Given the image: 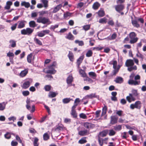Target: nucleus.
Returning a JSON list of instances; mask_svg holds the SVG:
<instances>
[{"instance_id": "1", "label": "nucleus", "mask_w": 146, "mask_h": 146, "mask_svg": "<svg viewBox=\"0 0 146 146\" xmlns=\"http://www.w3.org/2000/svg\"><path fill=\"white\" fill-rule=\"evenodd\" d=\"M129 37L131 39L129 42L131 44L136 43L138 39V38L136 37V34L134 32L130 33Z\"/></svg>"}, {"instance_id": "2", "label": "nucleus", "mask_w": 146, "mask_h": 146, "mask_svg": "<svg viewBox=\"0 0 146 146\" xmlns=\"http://www.w3.org/2000/svg\"><path fill=\"white\" fill-rule=\"evenodd\" d=\"M34 31V29L30 28H27L21 31V33L23 35H30Z\"/></svg>"}, {"instance_id": "3", "label": "nucleus", "mask_w": 146, "mask_h": 146, "mask_svg": "<svg viewBox=\"0 0 146 146\" xmlns=\"http://www.w3.org/2000/svg\"><path fill=\"white\" fill-rule=\"evenodd\" d=\"M37 22L38 23H41L43 24H45L47 23L49 24L50 23L48 18L41 17H39L37 19Z\"/></svg>"}, {"instance_id": "4", "label": "nucleus", "mask_w": 146, "mask_h": 146, "mask_svg": "<svg viewBox=\"0 0 146 146\" xmlns=\"http://www.w3.org/2000/svg\"><path fill=\"white\" fill-rule=\"evenodd\" d=\"M134 75H135L133 73H132L130 76V79L128 81V83L129 84L136 85L139 84L140 83L139 81H135L133 80Z\"/></svg>"}, {"instance_id": "5", "label": "nucleus", "mask_w": 146, "mask_h": 146, "mask_svg": "<svg viewBox=\"0 0 146 146\" xmlns=\"http://www.w3.org/2000/svg\"><path fill=\"white\" fill-rule=\"evenodd\" d=\"M56 65V62H53L52 64L48 67L49 69L46 72L51 74H54L56 72V71L54 70V68Z\"/></svg>"}, {"instance_id": "6", "label": "nucleus", "mask_w": 146, "mask_h": 146, "mask_svg": "<svg viewBox=\"0 0 146 146\" xmlns=\"http://www.w3.org/2000/svg\"><path fill=\"white\" fill-rule=\"evenodd\" d=\"M141 103L140 101H137L135 102L134 104L130 105V107L131 109H134L135 108L140 109L141 108Z\"/></svg>"}, {"instance_id": "7", "label": "nucleus", "mask_w": 146, "mask_h": 146, "mask_svg": "<svg viewBox=\"0 0 146 146\" xmlns=\"http://www.w3.org/2000/svg\"><path fill=\"white\" fill-rule=\"evenodd\" d=\"M33 82L32 79L30 78L27 79L26 81L23 83L22 86V88L24 89H26L28 88L30 84Z\"/></svg>"}, {"instance_id": "8", "label": "nucleus", "mask_w": 146, "mask_h": 146, "mask_svg": "<svg viewBox=\"0 0 146 146\" xmlns=\"http://www.w3.org/2000/svg\"><path fill=\"white\" fill-rule=\"evenodd\" d=\"M124 5L122 4L118 5L115 6V10L119 13L122 11L124 9Z\"/></svg>"}, {"instance_id": "9", "label": "nucleus", "mask_w": 146, "mask_h": 146, "mask_svg": "<svg viewBox=\"0 0 146 146\" xmlns=\"http://www.w3.org/2000/svg\"><path fill=\"white\" fill-rule=\"evenodd\" d=\"M126 99L129 103H131L132 101H134L136 100L135 97H134L131 94H129V95L126 97Z\"/></svg>"}, {"instance_id": "10", "label": "nucleus", "mask_w": 146, "mask_h": 146, "mask_svg": "<svg viewBox=\"0 0 146 146\" xmlns=\"http://www.w3.org/2000/svg\"><path fill=\"white\" fill-rule=\"evenodd\" d=\"M111 120L110 124L113 125L116 123L117 122L118 118L115 115H112L110 117Z\"/></svg>"}, {"instance_id": "11", "label": "nucleus", "mask_w": 146, "mask_h": 146, "mask_svg": "<svg viewBox=\"0 0 146 146\" xmlns=\"http://www.w3.org/2000/svg\"><path fill=\"white\" fill-rule=\"evenodd\" d=\"M26 22L24 21H19L17 22V28L18 29H21L25 27V26Z\"/></svg>"}, {"instance_id": "12", "label": "nucleus", "mask_w": 146, "mask_h": 146, "mask_svg": "<svg viewBox=\"0 0 146 146\" xmlns=\"http://www.w3.org/2000/svg\"><path fill=\"white\" fill-rule=\"evenodd\" d=\"M134 64L133 61L131 59L127 60L125 63V65L129 68L131 66H133Z\"/></svg>"}, {"instance_id": "13", "label": "nucleus", "mask_w": 146, "mask_h": 146, "mask_svg": "<svg viewBox=\"0 0 146 146\" xmlns=\"http://www.w3.org/2000/svg\"><path fill=\"white\" fill-rule=\"evenodd\" d=\"M84 126L89 130L90 129L94 127V125L90 123L86 122L84 124Z\"/></svg>"}, {"instance_id": "14", "label": "nucleus", "mask_w": 146, "mask_h": 146, "mask_svg": "<svg viewBox=\"0 0 146 146\" xmlns=\"http://www.w3.org/2000/svg\"><path fill=\"white\" fill-rule=\"evenodd\" d=\"M28 69H25L24 70L21 72L19 74V76L22 77L25 76L28 73Z\"/></svg>"}, {"instance_id": "15", "label": "nucleus", "mask_w": 146, "mask_h": 146, "mask_svg": "<svg viewBox=\"0 0 146 146\" xmlns=\"http://www.w3.org/2000/svg\"><path fill=\"white\" fill-rule=\"evenodd\" d=\"M13 4V2L10 1H8L6 2V5L4 7L5 9H9L11 6Z\"/></svg>"}, {"instance_id": "16", "label": "nucleus", "mask_w": 146, "mask_h": 146, "mask_svg": "<svg viewBox=\"0 0 146 146\" xmlns=\"http://www.w3.org/2000/svg\"><path fill=\"white\" fill-rule=\"evenodd\" d=\"M65 38L69 40H73L74 38V36L70 32L66 35Z\"/></svg>"}, {"instance_id": "17", "label": "nucleus", "mask_w": 146, "mask_h": 146, "mask_svg": "<svg viewBox=\"0 0 146 146\" xmlns=\"http://www.w3.org/2000/svg\"><path fill=\"white\" fill-rule=\"evenodd\" d=\"M89 130H85L84 131H81L79 132L78 134L81 136H83L86 135L89 133Z\"/></svg>"}, {"instance_id": "18", "label": "nucleus", "mask_w": 146, "mask_h": 146, "mask_svg": "<svg viewBox=\"0 0 146 146\" xmlns=\"http://www.w3.org/2000/svg\"><path fill=\"white\" fill-rule=\"evenodd\" d=\"M62 5L61 4H59L55 7L52 11V13H55L58 11L61 8Z\"/></svg>"}, {"instance_id": "19", "label": "nucleus", "mask_w": 146, "mask_h": 146, "mask_svg": "<svg viewBox=\"0 0 146 146\" xmlns=\"http://www.w3.org/2000/svg\"><path fill=\"white\" fill-rule=\"evenodd\" d=\"M33 102L31 100L29 99H27L26 101L27 104L26 107L29 110H30L31 109L30 103Z\"/></svg>"}, {"instance_id": "20", "label": "nucleus", "mask_w": 146, "mask_h": 146, "mask_svg": "<svg viewBox=\"0 0 146 146\" xmlns=\"http://www.w3.org/2000/svg\"><path fill=\"white\" fill-rule=\"evenodd\" d=\"M21 5L22 6H24L26 8H28L30 7V3L28 2L25 1H22L21 3Z\"/></svg>"}, {"instance_id": "21", "label": "nucleus", "mask_w": 146, "mask_h": 146, "mask_svg": "<svg viewBox=\"0 0 146 146\" xmlns=\"http://www.w3.org/2000/svg\"><path fill=\"white\" fill-rule=\"evenodd\" d=\"M84 58V55L80 56L79 58L77 60V63L78 67H79L80 64L82 62Z\"/></svg>"}, {"instance_id": "22", "label": "nucleus", "mask_w": 146, "mask_h": 146, "mask_svg": "<svg viewBox=\"0 0 146 146\" xmlns=\"http://www.w3.org/2000/svg\"><path fill=\"white\" fill-rule=\"evenodd\" d=\"M88 75L89 76L94 79L96 78L97 77V75L96 73L94 72H90L88 73Z\"/></svg>"}, {"instance_id": "23", "label": "nucleus", "mask_w": 146, "mask_h": 146, "mask_svg": "<svg viewBox=\"0 0 146 146\" xmlns=\"http://www.w3.org/2000/svg\"><path fill=\"white\" fill-rule=\"evenodd\" d=\"M115 81L116 83H121L123 82V79L122 78L119 77L116 78Z\"/></svg>"}, {"instance_id": "24", "label": "nucleus", "mask_w": 146, "mask_h": 146, "mask_svg": "<svg viewBox=\"0 0 146 146\" xmlns=\"http://www.w3.org/2000/svg\"><path fill=\"white\" fill-rule=\"evenodd\" d=\"M132 24L134 27L137 28H139L140 27V25L138 23L136 20H133L131 21Z\"/></svg>"}, {"instance_id": "25", "label": "nucleus", "mask_w": 146, "mask_h": 146, "mask_svg": "<svg viewBox=\"0 0 146 146\" xmlns=\"http://www.w3.org/2000/svg\"><path fill=\"white\" fill-rule=\"evenodd\" d=\"M113 129L116 131H119L122 129V126L120 125H116L113 126Z\"/></svg>"}, {"instance_id": "26", "label": "nucleus", "mask_w": 146, "mask_h": 146, "mask_svg": "<svg viewBox=\"0 0 146 146\" xmlns=\"http://www.w3.org/2000/svg\"><path fill=\"white\" fill-rule=\"evenodd\" d=\"M137 67L135 65L131 66L128 68L127 70L129 72H131L133 70H137Z\"/></svg>"}, {"instance_id": "27", "label": "nucleus", "mask_w": 146, "mask_h": 146, "mask_svg": "<svg viewBox=\"0 0 146 146\" xmlns=\"http://www.w3.org/2000/svg\"><path fill=\"white\" fill-rule=\"evenodd\" d=\"M121 65H118L117 66V68L114 69V70L113 71V75H115L118 72L119 68H120Z\"/></svg>"}, {"instance_id": "28", "label": "nucleus", "mask_w": 146, "mask_h": 146, "mask_svg": "<svg viewBox=\"0 0 146 146\" xmlns=\"http://www.w3.org/2000/svg\"><path fill=\"white\" fill-rule=\"evenodd\" d=\"M73 81V77L71 75H70L67 79V82L68 84H70Z\"/></svg>"}, {"instance_id": "29", "label": "nucleus", "mask_w": 146, "mask_h": 146, "mask_svg": "<svg viewBox=\"0 0 146 146\" xmlns=\"http://www.w3.org/2000/svg\"><path fill=\"white\" fill-rule=\"evenodd\" d=\"M34 41L36 44L39 45H42V43L41 42L38 38L35 37L34 39Z\"/></svg>"}, {"instance_id": "30", "label": "nucleus", "mask_w": 146, "mask_h": 146, "mask_svg": "<svg viewBox=\"0 0 146 146\" xmlns=\"http://www.w3.org/2000/svg\"><path fill=\"white\" fill-rule=\"evenodd\" d=\"M108 133V130H105L100 133V135L102 137L106 136L107 134Z\"/></svg>"}, {"instance_id": "31", "label": "nucleus", "mask_w": 146, "mask_h": 146, "mask_svg": "<svg viewBox=\"0 0 146 146\" xmlns=\"http://www.w3.org/2000/svg\"><path fill=\"white\" fill-rule=\"evenodd\" d=\"M41 2L44 4V7L45 8H47L48 6V1L47 0H41Z\"/></svg>"}, {"instance_id": "32", "label": "nucleus", "mask_w": 146, "mask_h": 146, "mask_svg": "<svg viewBox=\"0 0 146 146\" xmlns=\"http://www.w3.org/2000/svg\"><path fill=\"white\" fill-rule=\"evenodd\" d=\"M79 72L80 74L81 75L82 77H86V74L84 70L82 69L80 70H79Z\"/></svg>"}, {"instance_id": "33", "label": "nucleus", "mask_w": 146, "mask_h": 146, "mask_svg": "<svg viewBox=\"0 0 146 146\" xmlns=\"http://www.w3.org/2000/svg\"><path fill=\"white\" fill-rule=\"evenodd\" d=\"M98 14L99 16L102 17L104 16L105 15L104 12L103 10H101L98 11Z\"/></svg>"}, {"instance_id": "34", "label": "nucleus", "mask_w": 146, "mask_h": 146, "mask_svg": "<svg viewBox=\"0 0 146 146\" xmlns=\"http://www.w3.org/2000/svg\"><path fill=\"white\" fill-rule=\"evenodd\" d=\"M75 43L76 44H78L79 46H82L84 45V42L82 40H76L75 41Z\"/></svg>"}, {"instance_id": "35", "label": "nucleus", "mask_w": 146, "mask_h": 146, "mask_svg": "<svg viewBox=\"0 0 146 146\" xmlns=\"http://www.w3.org/2000/svg\"><path fill=\"white\" fill-rule=\"evenodd\" d=\"M100 5L98 2H96L94 3L93 5V8L94 9H97L100 7Z\"/></svg>"}, {"instance_id": "36", "label": "nucleus", "mask_w": 146, "mask_h": 146, "mask_svg": "<svg viewBox=\"0 0 146 146\" xmlns=\"http://www.w3.org/2000/svg\"><path fill=\"white\" fill-rule=\"evenodd\" d=\"M109 135L110 136L114 135L116 133V132L113 129H110L108 131Z\"/></svg>"}, {"instance_id": "37", "label": "nucleus", "mask_w": 146, "mask_h": 146, "mask_svg": "<svg viewBox=\"0 0 146 146\" xmlns=\"http://www.w3.org/2000/svg\"><path fill=\"white\" fill-rule=\"evenodd\" d=\"M29 24L30 27H31L33 28L36 26L35 23L34 21H30L29 22Z\"/></svg>"}, {"instance_id": "38", "label": "nucleus", "mask_w": 146, "mask_h": 146, "mask_svg": "<svg viewBox=\"0 0 146 146\" xmlns=\"http://www.w3.org/2000/svg\"><path fill=\"white\" fill-rule=\"evenodd\" d=\"M107 110V108L106 106H105L103 108L101 115L103 116L106 113Z\"/></svg>"}, {"instance_id": "39", "label": "nucleus", "mask_w": 146, "mask_h": 146, "mask_svg": "<svg viewBox=\"0 0 146 146\" xmlns=\"http://www.w3.org/2000/svg\"><path fill=\"white\" fill-rule=\"evenodd\" d=\"M33 54L32 53L29 55L27 57V60L28 62L30 63L31 62Z\"/></svg>"}, {"instance_id": "40", "label": "nucleus", "mask_w": 146, "mask_h": 146, "mask_svg": "<svg viewBox=\"0 0 146 146\" xmlns=\"http://www.w3.org/2000/svg\"><path fill=\"white\" fill-rule=\"evenodd\" d=\"M71 100L70 98H66L62 100V102L64 104H66L69 103Z\"/></svg>"}, {"instance_id": "41", "label": "nucleus", "mask_w": 146, "mask_h": 146, "mask_svg": "<svg viewBox=\"0 0 146 146\" xmlns=\"http://www.w3.org/2000/svg\"><path fill=\"white\" fill-rule=\"evenodd\" d=\"M9 42L11 44V46L14 47L16 46V42L13 40H11L9 41Z\"/></svg>"}, {"instance_id": "42", "label": "nucleus", "mask_w": 146, "mask_h": 146, "mask_svg": "<svg viewBox=\"0 0 146 146\" xmlns=\"http://www.w3.org/2000/svg\"><path fill=\"white\" fill-rule=\"evenodd\" d=\"M43 138L44 140L46 141L49 138V136L47 133H44L43 135Z\"/></svg>"}, {"instance_id": "43", "label": "nucleus", "mask_w": 146, "mask_h": 146, "mask_svg": "<svg viewBox=\"0 0 146 146\" xmlns=\"http://www.w3.org/2000/svg\"><path fill=\"white\" fill-rule=\"evenodd\" d=\"M56 94L55 92H50L48 96L50 97L53 98L56 96Z\"/></svg>"}, {"instance_id": "44", "label": "nucleus", "mask_w": 146, "mask_h": 146, "mask_svg": "<svg viewBox=\"0 0 146 146\" xmlns=\"http://www.w3.org/2000/svg\"><path fill=\"white\" fill-rule=\"evenodd\" d=\"M107 19L105 18L100 19L99 22L101 23H106V22Z\"/></svg>"}, {"instance_id": "45", "label": "nucleus", "mask_w": 146, "mask_h": 146, "mask_svg": "<svg viewBox=\"0 0 146 146\" xmlns=\"http://www.w3.org/2000/svg\"><path fill=\"white\" fill-rule=\"evenodd\" d=\"M5 105L4 103H0V111L4 110L5 108Z\"/></svg>"}, {"instance_id": "46", "label": "nucleus", "mask_w": 146, "mask_h": 146, "mask_svg": "<svg viewBox=\"0 0 146 146\" xmlns=\"http://www.w3.org/2000/svg\"><path fill=\"white\" fill-rule=\"evenodd\" d=\"M132 95L135 97H136L138 96V94L137 93V90H132Z\"/></svg>"}, {"instance_id": "47", "label": "nucleus", "mask_w": 146, "mask_h": 146, "mask_svg": "<svg viewBox=\"0 0 146 146\" xmlns=\"http://www.w3.org/2000/svg\"><path fill=\"white\" fill-rule=\"evenodd\" d=\"M117 37V34L116 33H113L111 35V36L109 38L110 40H112L115 39Z\"/></svg>"}, {"instance_id": "48", "label": "nucleus", "mask_w": 146, "mask_h": 146, "mask_svg": "<svg viewBox=\"0 0 146 146\" xmlns=\"http://www.w3.org/2000/svg\"><path fill=\"white\" fill-rule=\"evenodd\" d=\"M90 27V25H88L84 26L83 27V29L85 31H87L89 29Z\"/></svg>"}, {"instance_id": "49", "label": "nucleus", "mask_w": 146, "mask_h": 146, "mask_svg": "<svg viewBox=\"0 0 146 146\" xmlns=\"http://www.w3.org/2000/svg\"><path fill=\"white\" fill-rule=\"evenodd\" d=\"M123 111L122 110H116V114L119 116L123 115Z\"/></svg>"}, {"instance_id": "50", "label": "nucleus", "mask_w": 146, "mask_h": 146, "mask_svg": "<svg viewBox=\"0 0 146 146\" xmlns=\"http://www.w3.org/2000/svg\"><path fill=\"white\" fill-rule=\"evenodd\" d=\"M39 13L40 15L42 16L45 14H48V11H42L39 12Z\"/></svg>"}, {"instance_id": "51", "label": "nucleus", "mask_w": 146, "mask_h": 146, "mask_svg": "<svg viewBox=\"0 0 146 146\" xmlns=\"http://www.w3.org/2000/svg\"><path fill=\"white\" fill-rule=\"evenodd\" d=\"M136 56L137 57H139L142 59V61L143 58V56L138 51V53L136 54Z\"/></svg>"}, {"instance_id": "52", "label": "nucleus", "mask_w": 146, "mask_h": 146, "mask_svg": "<svg viewBox=\"0 0 146 146\" xmlns=\"http://www.w3.org/2000/svg\"><path fill=\"white\" fill-rule=\"evenodd\" d=\"M11 134L13 135V133H11L9 132H7L6 134H5V137L6 138L9 139L11 138Z\"/></svg>"}, {"instance_id": "53", "label": "nucleus", "mask_w": 146, "mask_h": 146, "mask_svg": "<svg viewBox=\"0 0 146 146\" xmlns=\"http://www.w3.org/2000/svg\"><path fill=\"white\" fill-rule=\"evenodd\" d=\"M87 142V141L84 138H83L79 141V143L80 144H83Z\"/></svg>"}, {"instance_id": "54", "label": "nucleus", "mask_w": 146, "mask_h": 146, "mask_svg": "<svg viewBox=\"0 0 146 146\" xmlns=\"http://www.w3.org/2000/svg\"><path fill=\"white\" fill-rule=\"evenodd\" d=\"M71 114L74 117H77V114L75 110H72Z\"/></svg>"}, {"instance_id": "55", "label": "nucleus", "mask_w": 146, "mask_h": 146, "mask_svg": "<svg viewBox=\"0 0 146 146\" xmlns=\"http://www.w3.org/2000/svg\"><path fill=\"white\" fill-rule=\"evenodd\" d=\"M7 56L10 58H13L14 56V54L12 52H9L7 54Z\"/></svg>"}, {"instance_id": "56", "label": "nucleus", "mask_w": 146, "mask_h": 146, "mask_svg": "<svg viewBox=\"0 0 146 146\" xmlns=\"http://www.w3.org/2000/svg\"><path fill=\"white\" fill-rule=\"evenodd\" d=\"M80 118L83 119H86L87 118V116L84 113H81L80 114Z\"/></svg>"}, {"instance_id": "57", "label": "nucleus", "mask_w": 146, "mask_h": 146, "mask_svg": "<svg viewBox=\"0 0 146 146\" xmlns=\"http://www.w3.org/2000/svg\"><path fill=\"white\" fill-rule=\"evenodd\" d=\"M37 34L38 36L40 37H42L44 36L42 31L38 32Z\"/></svg>"}, {"instance_id": "58", "label": "nucleus", "mask_w": 146, "mask_h": 146, "mask_svg": "<svg viewBox=\"0 0 146 146\" xmlns=\"http://www.w3.org/2000/svg\"><path fill=\"white\" fill-rule=\"evenodd\" d=\"M92 52L91 50H88L86 54V56L87 57H90L92 56Z\"/></svg>"}, {"instance_id": "59", "label": "nucleus", "mask_w": 146, "mask_h": 146, "mask_svg": "<svg viewBox=\"0 0 146 146\" xmlns=\"http://www.w3.org/2000/svg\"><path fill=\"white\" fill-rule=\"evenodd\" d=\"M38 140V139L37 138H35L34 141V146H38V144L37 143Z\"/></svg>"}, {"instance_id": "60", "label": "nucleus", "mask_w": 146, "mask_h": 146, "mask_svg": "<svg viewBox=\"0 0 146 146\" xmlns=\"http://www.w3.org/2000/svg\"><path fill=\"white\" fill-rule=\"evenodd\" d=\"M113 67L114 69H115V68H117V62L115 60L113 61Z\"/></svg>"}, {"instance_id": "61", "label": "nucleus", "mask_w": 146, "mask_h": 146, "mask_svg": "<svg viewBox=\"0 0 146 146\" xmlns=\"http://www.w3.org/2000/svg\"><path fill=\"white\" fill-rule=\"evenodd\" d=\"M118 122L121 123H128V121H125L124 119H123L121 118H120L119 119Z\"/></svg>"}, {"instance_id": "62", "label": "nucleus", "mask_w": 146, "mask_h": 146, "mask_svg": "<svg viewBox=\"0 0 146 146\" xmlns=\"http://www.w3.org/2000/svg\"><path fill=\"white\" fill-rule=\"evenodd\" d=\"M17 69L18 68L17 67L16 68L13 69V71L15 74L17 75H19V71H18Z\"/></svg>"}, {"instance_id": "63", "label": "nucleus", "mask_w": 146, "mask_h": 146, "mask_svg": "<svg viewBox=\"0 0 146 146\" xmlns=\"http://www.w3.org/2000/svg\"><path fill=\"white\" fill-rule=\"evenodd\" d=\"M71 15V14L70 13L68 12L64 14V18H66L70 16Z\"/></svg>"}, {"instance_id": "64", "label": "nucleus", "mask_w": 146, "mask_h": 146, "mask_svg": "<svg viewBox=\"0 0 146 146\" xmlns=\"http://www.w3.org/2000/svg\"><path fill=\"white\" fill-rule=\"evenodd\" d=\"M50 88L51 86L50 85H46L44 87V89L46 91H49Z\"/></svg>"}]
</instances>
